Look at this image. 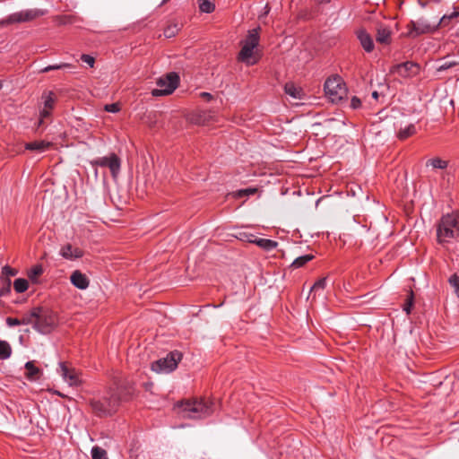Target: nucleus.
I'll use <instances>...</instances> for the list:
<instances>
[{
  "instance_id": "obj_1",
  "label": "nucleus",
  "mask_w": 459,
  "mask_h": 459,
  "mask_svg": "<svg viewBox=\"0 0 459 459\" xmlns=\"http://www.w3.org/2000/svg\"><path fill=\"white\" fill-rule=\"evenodd\" d=\"M459 236V212L444 215L437 229V238L439 243H447Z\"/></svg>"
},
{
  "instance_id": "obj_2",
  "label": "nucleus",
  "mask_w": 459,
  "mask_h": 459,
  "mask_svg": "<svg viewBox=\"0 0 459 459\" xmlns=\"http://www.w3.org/2000/svg\"><path fill=\"white\" fill-rule=\"evenodd\" d=\"M182 411L185 417L200 420L209 417L213 412L212 403L204 399H195L181 403Z\"/></svg>"
},
{
  "instance_id": "obj_3",
  "label": "nucleus",
  "mask_w": 459,
  "mask_h": 459,
  "mask_svg": "<svg viewBox=\"0 0 459 459\" xmlns=\"http://www.w3.org/2000/svg\"><path fill=\"white\" fill-rule=\"evenodd\" d=\"M119 404L118 397L111 394L109 396L93 398L90 400V405L93 412L99 416L110 415L117 411Z\"/></svg>"
},
{
  "instance_id": "obj_4",
  "label": "nucleus",
  "mask_w": 459,
  "mask_h": 459,
  "mask_svg": "<svg viewBox=\"0 0 459 459\" xmlns=\"http://www.w3.org/2000/svg\"><path fill=\"white\" fill-rule=\"evenodd\" d=\"M324 89L325 95L332 102H339L347 95L345 83L339 75L328 78L325 82Z\"/></svg>"
},
{
  "instance_id": "obj_5",
  "label": "nucleus",
  "mask_w": 459,
  "mask_h": 459,
  "mask_svg": "<svg viewBox=\"0 0 459 459\" xmlns=\"http://www.w3.org/2000/svg\"><path fill=\"white\" fill-rule=\"evenodd\" d=\"M182 359V353L178 351L169 352L165 358L152 363L151 368L156 373H170L178 367Z\"/></svg>"
},
{
  "instance_id": "obj_6",
  "label": "nucleus",
  "mask_w": 459,
  "mask_h": 459,
  "mask_svg": "<svg viewBox=\"0 0 459 459\" xmlns=\"http://www.w3.org/2000/svg\"><path fill=\"white\" fill-rule=\"evenodd\" d=\"M57 324L58 318L55 312L39 307L38 317L35 320V330L44 334L49 333Z\"/></svg>"
},
{
  "instance_id": "obj_7",
  "label": "nucleus",
  "mask_w": 459,
  "mask_h": 459,
  "mask_svg": "<svg viewBox=\"0 0 459 459\" xmlns=\"http://www.w3.org/2000/svg\"><path fill=\"white\" fill-rule=\"evenodd\" d=\"M179 76L176 73H169L157 81V89L152 91L154 97L165 96L171 94L178 87Z\"/></svg>"
},
{
  "instance_id": "obj_8",
  "label": "nucleus",
  "mask_w": 459,
  "mask_h": 459,
  "mask_svg": "<svg viewBox=\"0 0 459 459\" xmlns=\"http://www.w3.org/2000/svg\"><path fill=\"white\" fill-rule=\"evenodd\" d=\"M45 14L46 11L40 9L22 10L21 12L12 13L4 20L0 21V26L31 22Z\"/></svg>"
},
{
  "instance_id": "obj_9",
  "label": "nucleus",
  "mask_w": 459,
  "mask_h": 459,
  "mask_svg": "<svg viewBox=\"0 0 459 459\" xmlns=\"http://www.w3.org/2000/svg\"><path fill=\"white\" fill-rule=\"evenodd\" d=\"M93 163L100 167H108L113 178H117L120 171L121 161L115 153H111L107 157L99 158L94 160Z\"/></svg>"
},
{
  "instance_id": "obj_10",
  "label": "nucleus",
  "mask_w": 459,
  "mask_h": 459,
  "mask_svg": "<svg viewBox=\"0 0 459 459\" xmlns=\"http://www.w3.org/2000/svg\"><path fill=\"white\" fill-rule=\"evenodd\" d=\"M420 66L414 62H404L400 65L394 66L391 70L393 73H396L398 75L407 78L412 77L419 74Z\"/></svg>"
},
{
  "instance_id": "obj_11",
  "label": "nucleus",
  "mask_w": 459,
  "mask_h": 459,
  "mask_svg": "<svg viewBox=\"0 0 459 459\" xmlns=\"http://www.w3.org/2000/svg\"><path fill=\"white\" fill-rule=\"evenodd\" d=\"M241 46L242 48L238 56V61L245 63L247 65H253L256 64L260 57L255 50V48L244 44H241Z\"/></svg>"
},
{
  "instance_id": "obj_12",
  "label": "nucleus",
  "mask_w": 459,
  "mask_h": 459,
  "mask_svg": "<svg viewBox=\"0 0 459 459\" xmlns=\"http://www.w3.org/2000/svg\"><path fill=\"white\" fill-rule=\"evenodd\" d=\"M61 375L71 386L82 384L79 373L74 368H69L65 363H60Z\"/></svg>"
},
{
  "instance_id": "obj_13",
  "label": "nucleus",
  "mask_w": 459,
  "mask_h": 459,
  "mask_svg": "<svg viewBox=\"0 0 459 459\" xmlns=\"http://www.w3.org/2000/svg\"><path fill=\"white\" fill-rule=\"evenodd\" d=\"M408 28L409 35L412 37L424 33H429L433 30V28L430 24L421 20H419L417 22H411L410 24L408 25Z\"/></svg>"
},
{
  "instance_id": "obj_14",
  "label": "nucleus",
  "mask_w": 459,
  "mask_h": 459,
  "mask_svg": "<svg viewBox=\"0 0 459 459\" xmlns=\"http://www.w3.org/2000/svg\"><path fill=\"white\" fill-rule=\"evenodd\" d=\"M356 34L363 49L368 53L372 52L375 45L369 33H368L364 29H359L357 30Z\"/></svg>"
},
{
  "instance_id": "obj_15",
  "label": "nucleus",
  "mask_w": 459,
  "mask_h": 459,
  "mask_svg": "<svg viewBox=\"0 0 459 459\" xmlns=\"http://www.w3.org/2000/svg\"><path fill=\"white\" fill-rule=\"evenodd\" d=\"M60 255L65 259L73 260L81 258L83 255V252L71 244H66L61 247Z\"/></svg>"
},
{
  "instance_id": "obj_16",
  "label": "nucleus",
  "mask_w": 459,
  "mask_h": 459,
  "mask_svg": "<svg viewBox=\"0 0 459 459\" xmlns=\"http://www.w3.org/2000/svg\"><path fill=\"white\" fill-rule=\"evenodd\" d=\"M70 281L74 286L80 290L87 289L90 283L87 276L78 270L71 274Z\"/></svg>"
},
{
  "instance_id": "obj_17",
  "label": "nucleus",
  "mask_w": 459,
  "mask_h": 459,
  "mask_svg": "<svg viewBox=\"0 0 459 459\" xmlns=\"http://www.w3.org/2000/svg\"><path fill=\"white\" fill-rule=\"evenodd\" d=\"M259 31H260V27H257V28L248 30L246 39L241 41V44H244L250 48H256V47L259 44V39H260Z\"/></svg>"
},
{
  "instance_id": "obj_18",
  "label": "nucleus",
  "mask_w": 459,
  "mask_h": 459,
  "mask_svg": "<svg viewBox=\"0 0 459 459\" xmlns=\"http://www.w3.org/2000/svg\"><path fill=\"white\" fill-rule=\"evenodd\" d=\"M248 242L255 243V245H257L258 247L266 251L274 249L278 245L276 241H273L272 239L260 238L253 235L251 236L250 238H248Z\"/></svg>"
},
{
  "instance_id": "obj_19",
  "label": "nucleus",
  "mask_w": 459,
  "mask_h": 459,
  "mask_svg": "<svg viewBox=\"0 0 459 459\" xmlns=\"http://www.w3.org/2000/svg\"><path fill=\"white\" fill-rule=\"evenodd\" d=\"M376 39L380 44L388 45L391 42V30L388 27L379 25L377 29Z\"/></svg>"
},
{
  "instance_id": "obj_20",
  "label": "nucleus",
  "mask_w": 459,
  "mask_h": 459,
  "mask_svg": "<svg viewBox=\"0 0 459 459\" xmlns=\"http://www.w3.org/2000/svg\"><path fill=\"white\" fill-rule=\"evenodd\" d=\"M25 369H26L25 377H27V379H29L30 381H35V380L39 379L41 371L39 368H37L34 365V361H28L25 364Z\"/></svg>"
},
{
  "instance_id": "obj_21",
  "label": "nucleus",
  "mask_w": 459,
  "mask_h": 459,
  "mask_svg": "<svg viewBox=\"0 0 459 459\" xmlns=\"http://www.w3.org/2000/svg\"><path fill=\"white\" fill-rule=\"evenodd\" d=\"M52 146V143L47 141H35L27 143L25 144V149L29 151H36V152H45L48 150Z\"/></svg>"
},
{
  "instance_id": "obj_22",
  "label": "nucleus",
  "mask_w": 459,
  "mask_h": 459,
  "mask_svg": "<svg viewBox=\"0 0 459 459\" xmlns=\"http://www.w3.org/2000/svg\"><path fill=\"white\" fill-rule=\"evenodd\" d=\"M284 91L286 94L298 100H301L304 95L302 89L296 86L293 82H287L284 86Z\"/></svg>"
},
{
  "instance_id": "obj_23",
  "label": "nucleus",
  "mask_w": 459,
  "mask_h": 459,
  "mask_svg": "<svg viewBox=\"0 0 459 459\" xmlns=\"http://www.w3.org/2000/svg\"><path fill=\"white\" fill-rule=\"evenodd\" d=\"M416 134V127L413 124H409L407 126H405L403 128L401 127L397 134H396V136L399 140H406L407 138L414 135Z\"/></svg>"
},
{
  "instance_id": "obj_24",
  "label": "nucleus",
  "mask_w": 459,
  "mask_h": 459,
  "mask_svg": "<svg viewBox=\"0 0 459 459\" xmlns=\"http://www.w3.org/2000/svg\"><path fill=\"white\" fill-rule=\"evenodd\" d=\"M181 26L178 22L169 24L164 30V36L168 39L175 37L180 30Z\"/></svg>"
},
{
  "instance_id": "obj_25",
  "label": "nucleus",
  "mask_w": 459,
  "mask_h": 459,
  "mask_svg": "<svg viewBox=\"0 0 459 459\" xmlns=\"http://www.w3.org/2000/svg\"><path fill=\"white\" fill-rule=\"evenodd\" d=\"M39 307H35L32 309L30 315L24 316L21 321V325H33L35 328V320L38 317Z\"/></svg>"
},
{
  "instance_id": "obj_26",
  "label": "nucleus",
  "mask_w": 459,
  "mask_h": 459,
  "mask_svg": "<svg viewBox=\"0 0 459 459\" xmlns=\"http://www.w3.org/2000/svg\"><path fill=\"white\" fill-rule=\"evenodd\" d=\"M44 108L53 109L56 103V96L53 91L44 92L42 95Z\"/></svg>"
},
{
  "instance_id": "obj_27",
  "label": "nucleus",
  "mask_w": 459,
  "mask_h": 459,
  "mask_svg": "<svg viewBox=\"0 0 459 459\" xmlns=\"http://www.w3.org/2000/svg\"><path fill=\"white\" fill-rule=\"evenodd\" d=\"M29 282L26 279L18 278L13 282V289L17 293H22L28 290Z\"/></svg>"
},
{
  "instance_id": "obj_28",
  "label": "nucleus",
  "mask_w": 459,
  "mask_h": 459,
  "mask_svg": "<svg viewBox=\"0 0 459 459\" xmlns=\"http://www.w3.org/2000/svg\"><path fill=\"white\" fill-rule=\"evenodd\" d=\"M12 354V348L6 341H0V359H6Z\"/></svg>"
},
{
  "instance_id": "obj_29",
  "label": "nucleus",
  "mask_w": 459,
  "mask_h": 459,
  "mask_svg": "<svg viewBox=\"0 0 459 459\" xmlns=\"http://www.w3.org/2000/svg\"><path fill=\"white\" fill-rule=\"evenodd\" d=\"M432 166L434 169H444L446 168H447L448 166V162L446 160H444L438 157H436V158H433V159H430L427 161V166Z\"/></svg>"
},
{
  "instance_id": "obj_30",
  "label": "nucleus",
  "mask_w": 459,
  "mask_h": 459,
  "mask_svg": "<svg viewBox=\"0 0 459 459\" xmlns=\"http://www.w3.org/2000/svg\"><path fill=\"white\" fill-rule=\"evenodd\" d=\"M314 258V255H301L298 258H296L292 264H291V266L294 267V268H299V267H302L303 265H305L307 263H308L309 261H311L312 259Z\"/></svg>"
},
{
  "instance_id": "obj_31",
  "label": "nucleus",
  "mask_w": 459,
  "mask_h": 459,
  "mask_svg": "<svg viewBox=\"0 0 459 459\" xmlns=\"http://www.w3.org/2000/svg\"><path fill=\"white\" fill-rule=\"evenodd\" d=\"M199 9L205 13H211L214 11V4L209 0H198Z\"/></svg>"
},
{
  "instance_id": "obj_32",
  "label": "nucleus",
  "mask_w": 459,
  "mask_h": 459,
  "mask_svg": "<svg viewBox=\"0 0 459 459\" xmlns=\"http://www.w3.org/2000/svg\"><path fill=\"white\" fill-rule=\"evenodd\" d=\"M458 64H459V62H457V61L450 60L448 58H444L443 60H441L440 65L437 67V71L442 72V71L447 70L451 67H454V66L457 65Z\"/></svg>"
},
{
  "instance_id": "obj_33",
  "label": "nucleus",
  "mask_w": 459,
  "mask_h": 459,
  "mask_svg": "<svg viewBox=\"0 0 459 459\" xmlns=\"http://www.w3.org/2000/svg\"><path fill=\"white\" fill-rule=\"evenodd\" d=\"M43 273V269H42V266L40 264H36L34 265L32 268L30 269V271L28 272V277L35 281L36 279L41 275Z\"/></svg>"
},
{
  "instance_id": "obj_34",
  "label": "nucleus",
  "mask_w": 459,
  "mask_h": 459,
  "mask_svg": "<svg viewBox=\"0 0 459 459\" xmlns=\"http://www.w3.org/2000/svg\"><path fill=\"white\" fill-rule=\"evenodd\" d=\"M257 192V188L255 187H248L245 189L238 190L234 193V196L237 198H241L244 196H249L255 195Z\"/></svg>"
},
{
  "instance_id": "obj_35",
  "label": "nucleus",
  "mask_w": 459,
  "mask_h": 459,
  "mask_svg": "<svg viewBox=\"0 0 459 459\" xmlns=\"http://www.w3.org/2000/svg\"><path fill=\"white\" fill-rule=\"evenodd\" d=\"M92 459H108L107 452L100 446H93L91 449Z\"/></svg>"
},
{
  "instance_id": "obj_36",
  "label": "nucleus",
  "mask_w": 459,
  "mask_h": 459,
  "mask_svg": "<svg viewBox=\"0 0 459 459\" xmlns=\"http://www.w3.org/2000/svg\"><path fill=\"white\" fill-rule=\"evenodd\" d=\"M71 66H72V65H70V64L61 63V64H58V65H52L46 66L43 69H41L40 72L41 73H48V72L52 71V70H58V69H63V68H68V67H71Z\"/></svg>"
},
{
  "instance_id": "obj_37",
  "label": "nucleus",
  "mask_w": 459,
  "mask_h": 459,
  "mask_svg": "<svg viewBox=\"0 0 459 459\" xmlns=\"http://www.w3.org/2000/svg\"><path fill=\"white\" fill-rule=\"evenodd\" d=\"M326 287V278H321L316 281L310 289V291H317L325 290Z\"/></svg>"
},
{
  "instance_id": "obj_38",
  "label": "nucleus",
  "mask_w": 459,
  "mask_h": 459,
  "mask_svg": "<svg viewBox=\"0 0 459 459\" xmlns=\"http://www.w3.org/2000/svg\"><path fill=\"white\" fill-rule=\"evenodd\" d=\"M456 17H459V7H455L453 11V13H451L450 14L448 15H444L441 19H440V22L439 23L440 24H446V21H449L451 19H454V18H456Z\"/></svg>"
},
{
  "instance_id": "obj_39",
  "label": "nucleus",
  "mask_w": 459,
  "mask_h": 459,
  "mask_svg": "<svg viewBox=\"0 0 459 459\" xmlns=\"http://www.w3.org/2000/svg\"><path fill=\"white\" fill-rule=\"evenodd\" d=\"M2 273L4 276L7 278L10 276H15L18 273V271L16 269H13L8 265H5L2 269Z\"/></svg>"
},
{
  "instance_id": "obj_40",
  "label": "nucleus",
  "mask_w": 459,
  "mask_h": 459,
  "mask_svg": "<svg viewBox=\"0 0 459 459\" xmlns=\"http://www.w3.org/2000/svg\"><path fill=\"white\" fill-rule=\"evenodd\" d=\"M413 304V293L411 292V295L408 297L406 303L404 304L403 310L407 313H411V309Z\"/></svg>"
},
{
  "instance_id": "obj_41",
  "label": "nucleus",
  "mask_w": 459,
  "mask_h": 459,
  "mask_svg": "<svg viewBox=\"0 0 459 459\" xmlns=\"http://www.w3.org/2000/svg\"><path fill=\"white\" fill-rule=\"evenodd\" d=\"M450 284L455 288V291L457 295L459 296V276L456 274H454L449 279Z\"/></svg>"
},
{
  "instance_id": "obj_42",
  "label": "nucleus",
  "mask_w": 459,
  "mask_h": 459,
  "mask_svg": "<svg viewBox=\"0 0 459 459\" xmlns=\"http://www.w3.org/2000/svg\"><path fill=\"white\" fill-rule=\"evenodd\" d=\"M10 291H11V281H10V279H6L4 281V287L0 290V296L6 295V294L10 293Z\"/></svg>"
},
{
  "instance_id": "obj_43",
  "label": "nucleus",
  "mask_w": 459,
  "mask_h": 459,
  "mask_svg": "<svg viewBox=\"0 0 459 459\" xmlns=\"http://www.w3.org/2000/svg\"><path fill=\"white\" fill-rule=\"evenodd\" d=\"M81 59L84 63L88 64L91 67H93L94 63H95V59L93 56H91L90 55L83 54V55H82Z\"/></svg>"
},
{
  "instance_id": "obj_44",
  "label": "nucleus",
  "mask_w": 459,
  "mask_h": 459,
  "mask_svg": "<svg viewBox=\"0 0 459 459\" xmlns=\"http://www.w3.org/2000/svg\"><path fill=\"white\" fill-rule=\"evenodd\" d=\"M52 109L44 108L40 111V119H39V125H41L45 118L48 117L51 114Z\"/></svg>"
},
{
  "instance_id": "obj_45",
  "label": "nucleus",
  "mask_w": 459,
  "mask_h": 459,
  "mask_svg": "<svg viewBox=\"0 0 459 459\" xmlns=\"http://www.w3.org/2000/svg\"><path fill=\"white\" fill-rule=\"evenodd\" d=\"M120 108L117 103L108 104L105 106V110L108 112L116 113L119 111Z\"/></svg>"
},
{
  "instance_id": "obj_46",
  "label": "nucleus",
  "mask_w": 459,
  "mask_h": 459,
  "mask_svg": "<svg viewBox=\"0 0 459 459\" xmlns=\"http://www.w3.org/2000/svg\"><path fill=\"white\" fill-rule=\"evenodd\" d=\"M5 321H6V325L10 327L21 325V321L18 318L7 317Z\"/></svg>"
},
{
  "instance_id": "obj_47",
  "label": "nucleus",
  "mask_w": 459,
  "mask_h": 459,
  "mask_svg": "<svg viewBox=\"0 0 459 459\" xmlns=\"http://www.w3.org/2000/svg\"><path fill=\"white\" fill-rule=\"evenodd\" d=\"M351 106L352 108H358L361 106V101L359 98L353 97L351 101Z\"/></svg>"
},
{
  "instance_id": "obj_48",
  "label": "nucleus",
  "mask_w": 459,
  "mask_h": 459,
  "mask_svg": "<svg viewBox=\"0 0 459 459\" xmlns=\"http://www.w3.org/2000/svg\"><path fill=\"white\" fill-rule=\"evenodd\" d=\"M202 96L206 98L207 100H211L212 98V95L208 92H203Z\"/></svg>"
},
{
  "instance_id": "obj_49",
  "label": "nucleus",
  "mask_w": 459,
  "mask_h": 459,
  "mask_svg": "<svg viewBox=\"0 0 459 459\" xmlns=\"http://www.w3.org/2000/svg\"><path fill=\"white\" fill-rule=\"evenodd\" d=\"M372 97L375 99V100H377L378 99V92L377 91H373L372 92Z\"/></svg>"
},
{
  "instance_id": "obj_50",
  "label": "nucleus",
  "mask_w": 459,
  "mask_h": 459,
  "mask_svg": "<svg viewBox=\"0 0 459 459\" xmlns=\"http://www.w3.org/2000/svg\"><path fill=\"white\" fill-rule=\"evenodd\" d=\"M265 9H266V11H265V14H267V13H269V11H270V9H269L268 5H266V6H265Z\"/></svg>"
}]
</instances>
